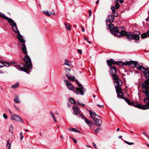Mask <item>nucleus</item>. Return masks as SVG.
<instances>
[{
  "mask_svg": "<svg viewBox=\"0 0 149 149\" xmlns=\"http://www.w3.org/2000/svg\"><path fill=\"white\" fill-rule=\"evenodd\" d=\"M8 22L10 25L12 26V29L14 32L17 34V38L20 43H22L21 48L23 53L24 54H27V52L25 44V41L24 40L23 37L20 34L19 31L18 29L16 23L11 18L8 21Z\"/></svg>",
  "mask_w": 149,
  "mask_h": 149,
  "instance_id": "obj_1",
  "label": "nucleus"
},
{
  "mask_svg": "<svg viewBox=\"0 0 149 149\" xmlns=\"http://www.w3.org/2000/svg\"><path fill=\"white\" fill-rule=\"evenodd\" d=\"M24 60L25 65L22 63H20L18 65L19 67L21 70L23 71L27 74H29L30 72V70L33 67L31 59L29 55L26 54L24 58Z\"/></svg>",
  "mask_w": 149,
  "mask_h": 149,
  "instance_id": "obj_2",
  "label": "nucleus"
},
{
  "mask_svg": "<svg viewBox=\"0 0 149 149\" xmlns=\"http://www.w3.org/2000/svg\"><path fill=\"white\" fill-rule=\"evenodd\" d=\"M146 80L142 85L143 91L145 94L146 98L143 99L144 102H147L149 100V70L144 74Z\"/></svg>",
  "mask_w": 149,
  "mask_h": 149,
  "instance_id": "obj_3",
  "label": "nucleus"
},
{
  "mask_svg": "<svg viewBox=\"0 0 149 149\" xmlns=\"http://www.w3.org/2000/svg\"><path fill=\"white\" fill-rule=\"evenodd\" d=\"M125 101L128 104L130 105H133L135 107L142 110H145L149 109V100L147 102H144L146 104L144 105L137 104H134L133 102H131L127 98Z\"/></svg>",
  "mask_w": 149,
  "mask_h": 149,
  "instance_id": "obj_4",
  "label": "nucleus"
},
{
  "mask_svg": "<svg viewBox=\"0 0 149 149\" xmlns=\"http://www.w3.org/2000/svg\"><path fill=\"white\" fill-rule=\"evenodd\" d=\"M76 82L79 87H76V90L74 91V92L77 94H80L81 95H84V93L86 91L85 89L82 86L81 84L78 81H77Z\"/></svg>",
  "mask_w": 149,
  "mask_h": 149,
  "instance_id": "obj_5",
  "label": "nucleus"
},
{
  "mask_svg": "<svg viewBox=\"0 0 149 149\" xmlns=\"http://www.w3.org/2000/svg\"><path fill=\"white\" fill-rule=\"evenodd\" d=\"M117 34V36L118 37H121L123 36V35H126L127 38L129 39L132 40L134 39L133 34L131 32H127L122 30L120 32V33H118Z\"/></svg>",
  "mask_w": 149,
  "mask_h": 149,
  "instance_id": "obj_6",
  "label": "nucleus"
},
{
  "mask_svg": "<svg viewBox=\"0 0 149 149\" xmlns=\"http://www.w3.org/2000/svg\"><path fill=\"white\" fill-rule=\"evenodd\" d=\"M109 27L110 28V33L113 35H115V33H116V35L117 36V34L118 33L119 30V28L117 26H115L114 25L112 24H110L108 25Z\"/></svg>",
  "mask_w": 149,
  "mask_h": 149,
  "instance_id": "obj_7",
  "label": "nucleus"
},
{
  "mask_svg": "<svg viewBox=\"0 0 149 149\" xmlns=\"http://www.w3.org/2000/svg\"><path fill=\"white\" fill-rule=\"evenodd\" d=\"M116 81H115L114 82L115 84V86L116 89H118V90H122V88L120 87L123 84L122 81L120 79H118L116 80Z\"/></svg>",
  "mask_w": 149,
  "mask_h": 149,
  "instance_id": "obj_8",
  "label": "nucleus"
},
{
  "mask_svg": "<svg viewBox=\"0 0 149 149\" xmlns=\"http://www.w3.org/2000/svg\"><path fill=\"white\" fill-rule=\"evenodd\" d=\"M11 118L12 120L17 121L23 122V120L19 116L16 114H13L11 116Z\"/></svg>",
  "mask_w": 149,
  "mask_h": 149,
  "instance_id": "obj_9",
  "label": "nucleus"
},
{
  "mask_svg": "<svg viewBox=\"0 0 149 149\" xmlns=\"http://www.w3.org/2000/svg\"><path fill=\"white\" fill-rule=\"evenodd\" d=\"M74 111L73 114L77 116H78L80 114L81 111L79 108L76 106H74L73 107Z\"/></svg>",
  "mask_w": 149,
  "mask_h": 149,
  "instance_id": "obj_10",
  "label": "nucleus"
},
{
  "mask_svg": "<svg viewBox=\"0 0 149 149\" xmlns=\"http://www.w3.org/2000/svg\"><path fill=\"white\" fill-rule=\"evenodd\" d=\"M81 117L83 119H84L85 120V122L86 123V124H87L90 127H91L93 126V122L90 121L89 120L87 119L86 117H84L83 114H81Z\"/></svg>",
  "mask_w": 149,
  "mask_h": 149,
  "instance_id": "obj_11",
  "label": "nucleus"
},
{
  "mask_svg": "<svg viewBox=\"0 0 149 149\" xmlns=\"http://www.w3.org/2000/svg\"><path fill=\"white\" fill-rule=\"evenodd\" d=\"M81 117L83 119H84L85 120V122L86 123V124H87L90 127H91L93 126V122L90 121L89 120L87 119L86 117H84L83 114H81Z\"/></svg>",
  "mask_w": 149,
  "mask_h": 149,
  "instance_id": "obj_12",
  "label": "nucleus"
},
{
  "mask_svg": "<svg viewBox=\"0 0 149 149\" xmlns=\"http://www.w3.org/2000/svg\"><path fill=\"white\" fill-rule=\"evenodd\" d=\"M65 82L67 85L68 88L71 90L73 91L74 89V87L71 83L69 82L68 81L65 80Z\"/></svg>",
  "mask_w": 149,
  "mask_h": 149,
  "instance_id": "obj_13",
  "label": "nucleus"
},
{
  "mask_svg": "<svg viewBox=\"0 0 149 149\" xmlns=\"http://www.w3.org/2000/svg\"><path fill=\"white\" fill-rule=\"evenodd\" d=\"M133 34L134 36V39L136 40H138L140 38L139 35L140 34V33L138 31H135L133 32Z\"/></svg>",
  "mask_w": 149,
  "mask_h": 149,
  "instance_id": "obj_14",
  "label": "nucleus"
},
{
  "mask_svg": "<svg viewBox=\"0 0 149 149\" xmlns=\"http://www.w3.org/2000/svg\"><path fill=\"white\" fill-rule=\"evenodd\" d=\"M126 62H127V63H128L127 65H128L129 67L132 68H135L136 61H126Z\"/></svg>",
  "mask_w": 149,
  "mask_h": 149,
  "instance_id": "obj_15",
  "label": "nucleus"
},
{
  "mask_svg": "<svg viewBox=\"0 0 149 149\" xmlns=\"http://www.w3.org/2000/svg\"><path fill=\"white\" fill-rule=\"evenodd\" d=\"M107 62L108 65L109 67H111L113 64H116L117 63L112 58H111L110 60H107Z\"/></svg>",
  "mask_w": 149,
  "mask_h": 149,
  "instance_id": "obj_16",
  "label": "nucleus"
},
{
  "mask_svg": "<svg viewBox=\"0 0 149 149\" xmlns=\"http://www.w3.org/2000/svg\"><path fill=\"white\" fill-rule=\"evenodd\" d=\"M110 73L111 75L114 74H116V68L115 66L113 67H110Z\"/></svg>",
  "mask_w": 149,
  "mask_h": 149,
  "instance_id": "obj_17",
  "label": "nucleus"
},
{
  "mask_svg": "<svg viewBox=\"0 0 149 149\" xmlns=\"http://www.w3.org/2000/svg\"><path fill=\"white\" fill-rule=\"evenodd\" d=\"M95 124L98 127H100L102 123V120L101 119H95Z\"/></svg>",
  "mask_w": 149,
  "mask_h": 149,
  "instance_id": "obj_18",
  "label": "nucleus"
},
{
  "mask_svg": "<svg viewBox=\"0 0 149 149\" xmlns=\"http://www.w3.org/2000/svg\"><path fill=\"white\" fill-rule=\"evenodd\" d=\"M0 17L3 19L6 20L8 22L11 18L6 16L3 13L0 12Z\"/></svg>",
  "mask_w": 149,
  "mask_h": 149,
  "instance_id": "obj_19",
  "label": "nucleus"
},
{
  "mask_svg": "<svg viewBox=\"0 0 149 149\" xmlns=\"http://www.w3.org/2000/svg\"><path fill=\"white\" fill-rule=\"evenodd\" d=\"M127 62H126V61L123 62L122 61H119L117 62L116 63V64L118 66H123L124 65H127L128 63H127Z\"/></svg>",
  "mask_w": 149,
  "mask_h": 149,
  "instance_id": "obj_20",
  "label": "nucleus"
},
{
  "mask_svg": "<svg viewBox=\"0 0 149 149\" xmlns=\"http://www.w3.org/2000/svg\"><path fill=\"white\" fill-rule=\"evenodd\" d=\"M121 90H118V89H116V92L118 94V97H121L123 95V93L121 91Z\"/></svg>",
  "mask_w": 149,
  "mask_h": 149,
  "instance_id": "obj_21",
  "label": "nucleus"
},
{
  "mask_svg": "<svg viewBox=\"0 0 149 149\" xmlns=\"http://www.w3.org/2000/svg\"><path fill=\"white\" fill-rule=\"evenodd\" d=\"M89 113L91 117L93 119H95L96 115L95 112H93L91 110H90Z\"/></svg>",
  "mask_w": 149,
  "mask_h": 149,
  "instance_id": "obj_22",
  "label": "nucleus"
},
{
  "mask_svg": "<svg viewBox=\"0 0 149 149\" xmlns=\"http://www.w3.org/2000/svg\"><path fill=\"white\" fill-rule=\"evenodd\" d=\"M114 17L113 15H109V22L111 24L114 21Z\"/></svg>",
  "mask_w": 149,
  "mask_h": 149,
  "instance_id": "obj_23",
  "label": "nucleus"
},
{
  "mask_svg": "<svg viewBox=\"0 0 149 149\" xmlns=\"http://www.w3.org/2000/svg\"><path fill=\"white\" fill-rule=\"evenodd\" d=\"M64 65H68L69 67H72V65L71 63L69 61H68L66 59L65 60V62L64 63Z\"/></svg>",
  "mask_w": 149,
  "mask_h": 149,
  "instance_id": "obj_24",
  "label": "nucleus"
},
{
  "mask_svg": "<svg viewBox=\"0 0 149 149\" xmlns=\"http://www.w3.org/2000/svg\"><path fill=\"white\" fill-rule=\"evenodd\" d=\"M111 75L112 79L114 81H116L119 79L118 76L116 74Z\"/></svg>",
  "mask_w": 149,
  "mask_h": 149,
  "instance_id": "obj_25",
  "label": "nucleus"
},
{
  "mask_svg": "<svg viewBox=\"0 0 149 149\" xmlns=\"http://www.w3.org/2000/svg\"><path fill=\"white\" fill-rule=\"evenodd\" d=\"M66 76L68 77V79L71 81H74V80L76 81V80L75 79V77L74 76H68L67 74H66Z\"/></svg>",
  "mask_w": 149,
  "mask_h": 149,
  "instance_id": "obj_26",
  "label": "nucleus"
},
{
  "mask_svg": "<svg viewBox=\"0 0 149 149\" xmlns=\"http://www.w3.org/2000/svg\"><path fill=\"white\" fill-rule=\"evenodd\" d=\"M64 24L66 30L68 31H70L71 30V26L69 24L65 23Z\"/></svg>",
  "mask_w": 149,
  "mask_h": 149,
  "instance_id": "obj_27",
  "label": "nucleus"
},
{
  "mask_svg": "<svg viewBox=\"0 0 149 149\" xmlns=\"http://www.w3.org/2000/svg\"><path fill=\"white\" fill-rule=\"evenodd\" d=\"M141 69H139V70H141L143 74H145V73L148 72V70H147L146 68H145L143 66H142L141 68H140Z\"/></svg>",
  "mask_w": 149,
  "mask_h": 149,
  "instance_id": "obj_28",
  "label": "nucleus"
},
{
  "mask_svg": "<svg viewBox=\"0 0 149 149\" xmlns=\"http://www.w3.org/2000/svg\"><path fill=\"white\" fill-rule=\"evenodd\" d=\"M14 102L17 103H19L20 102L19 99V97L16 95L15 96V98H14Z\"/></svg>",
  "mask_w": 149,
  "mask_h": 149,
  "instance_id": "obj_29",
  "label": "nucleus"
},
{
  "mask_svg": "<svg viewBox=\"0 0 149 149\" xmlns=\"http://www.w3.org/2000/svg\"><path fill=\"white\" fill-rule=\"evenodd\" d=\"M69 131L74 132H80L79 131L77 130V129H76L75 128H73L72 127H70L69 129Z\"/></svg>",
  "mask_w": 149,
  "mask_h": 149,
  "instance_id": "obj_30",
  "label": "nucleus"
},
{
  "mask_svg": "<svg viewBox=\"0 0 149 149\" xmlns=\"http://www.w3.org/2000/svg\"><path fill=\"white\" fill-rule=\"evenodd\" d=\"M19 86V84L18 82L16 83L14 85L11 86V88L13 89H15L18 88Z\"/></svg>",
  "mask_w": 149,
  "mask_h": 149,
  "instance_id": "obj_31",
  "label": "nucleus"
},
{
  "mask_svg": "<svg viewBox=\"0 0 149 149\" xmlns=\"http://www.w3.org/2000/svg\"><path fill=\"white\" fill-rule=\"evenodd\" d=\"M50 113L51 115V116L53 118L54 122L57 123V121L56 120V118H55V116H54L53 113H52V111H51L50 112Z\"/></svg>",
  "mask_w": 149,
  "mask_h": 149,
  "instance_id": "obj_32",
  "label": "nucleus"
},
{
  "mask_svg": "<svg viewBox=\"0 0 149 149\" xmlns=\"http://www.w3.org/2000/svg\"><path fill=\"white\" fill-rule=\"evenodd\" d=\"M135 64V68L139 70L141 69L140 68H141L142 66H141L136 61Z\"/></svg>",
  "mask_w": 149,
  "mask_h": 149,
  "instance_id": "obj_33",
  "label": "nucleus"
},
{
  "mask_svg": "<svg viewBox=\"0 0 149 149\" xmlns=\"http://www.w3.org/2000/svg\"><path fill=\"white\" fill-rule=\"evenodd\" d=\"M2 64L3 65V66L9 67L10 65V63L5 61L2 62Z\"/></svg>",
  "mask_w": 149,
  "mask_h": 149,
  "instance_id": "obj_34",
  "label": "nucleus"
},
{
  "mask_svg": "<svg viewBox=\"0 0 149 149\" xmlns=\"http://www.w3.org/2000/svg\"><path fill=\"white\" fill-rule=\"evenodd\" d=\"M10 141L9 139H8L7 141V143L6 144V147H7L8 146V149H10V148H11V143H10V144H9Z\"/></svg>",
  "mask_w": 149,
  "mask_h": 149,
  "instance_id": "obj_35",
  "label": "nucleus"
},
{
  "mask_svg": "<svg viewBox=\"0 0 149 149\" xmlns=\"http://www.w3.org/2000/svg\"><path fill=\"white\" fill-rule=\"evenodd\" d=\"M69 101L71 103L74 104H76V102L74 99L70 97L69 99Z\"/></svg>",
  "mask_w": 149,
  "mask_h": 149,
  "instance_id": "obj_36",
  "label": "nucleus"
},
{
  "mask_svg": "<svg viewBox=\"0 0 149 149\" xmlns=\"http://www.w3.org/2000/svg\"><path fill=\"white\" fill-rule=\"evenodd\" d=\"M111 9L112 10V12H113V14H114V13H115L117 12V11H116L115 10V7L114 6H112L111 7Z\"/></svg>",
  "mask_w": 149,
  "mask_h": 149,
  "instance_id": "obj_37",
  "label": "nucleus"
},
{
  "mask_svg": "<svg viewBox=\"0 0 149 149\" xmlns=\"http://www.w3.org/2000/svg\"><path fill=\"white\" fill-rule=\"evenodd\" d=\"M14 129L12 125H10L9 127V131L11 133H12Z\"/></svg>",
  "mask_w": 149,
  "mask_h": 149,
  "instance_id": "obj_38",
  "label": "nucleus"
},
{
  "mask_svg": "<svg viewBox=\"0 0 149 149\" xmlns=\"http://www.w3.org/2000/svg\"><path fill=\"white\" fill-rule=\"evenodd\" d=\"M43 13L47 16H50V14L49 13L48 11L47 10L44 11L43 12Z\"/></svg>",
  "mask_w": 149,
  "mask_h": 149,
  "instance_id": "obj_39",
  "label": "nucleus"
},
{
  "mask_svg": "<svg viewBox=\"0 0 149 149\" xmlns=\"http://www.w3.org/2000/svg\"><path fill=\"white\" fill-rule=\"evenodd\" d=\"M148 37L147 34L145 33H143L141 35V38H146Z\"/></svg>",
  "mask_w": 149,
  "mask_h": 149,
  "instance_id": "obj_40",
  "label": "nucleus"
},
{
  "mask_svg": "<svg viewBox=\"0 0 149 149\" xmlns=\"http://www.w3.org/2000/svg\"><path fill=\"white\" fill-rule=\"evenodd\" d=\"M124 141L125 142V143H126L127 144H128L129 145H132L134 143H133L129 142H127V141H125V140Z\"/></svg>",
  "mask_w": 149,
  "mask_h": 149,
  "instance_id": "obj_41",
  "label": "nucleus"
},
{
  "mask_svg": "<svg viewBox=\"0 0 149 149\" xmlns=\"http://www.w3.org/2000/svg\"><path fill=\"white\" fill-rule=\"evenodd\" d=\"M115 6L116 7V8L117 9H118L119 8L120 6L118 3H116Z\"/></svg>",
  "mask_w": 149,
  "mask_h": 149,
  "instance_id": "obj_42",
  "label": "nucleus"
},
{
  "mask_svg": "<svg viewBox=\"0 0 149 149\" xmlns=\"http://www.w3.org/2000/svg\"><path fill=\"white\" fill-rule=\"evenodd\" d=\"M100 130V128H97L95 130V132L96 133H97Z\"/></svg>",
  "mask_w": 149,
  "mask_h": 149,
  "instance_id": "obj_43",
  "label": "nucleus"
},
{
  "mask_svg": "<svg viewBox=\"0 0 149 149\" xmlns=\"http://www.w3.org/2000/svg\"><path fill=\"white\" fill-rule=\"evenodd\" d=\"M3 116L5 119H7L8 118V116L5 113L3 114Z\"/></svg>",
  "mask_w": 149,
  "mask_h": 149,
  "instance_id": "obj_44",
  "label": "nucleus"
},
{
  "mask_svg": "<svg viewBox=\"0 0 149 149\" xmlns=\"http://www.w3.org/2000/svg\"><path fill=\"white\" fill-rule=\"evenodd\" d=\"M113 0L115 1V2H116L118 1V0ZM119 2L120 3H123V0H119Z\"/></svg>",
  "mask_w": 149,
  "mask_h": 149,
  "instance_id": "obj_45",
  "label": "nucleus"
},
{
  "mask_svg": "<svg viewBox=\"0 0 149 149\" xmlns=\"http://www.w3.org/2000/svg\"><path fill=\"white\" fill-rule=\"evenodd\" d=\"M143 134L146 136L148 138V137H149V136L148 135L147 133L145 131L143 132Z\"/></svg>",
  "mask_w": 149,
  "mask_h": 149,
  "instance_id": "obj_46",
  "label": "nucleus"
},
{
  "mask_svg": "<svg viewBox=\"0 0 149 149\" xmlns=\"http://www.w3.org/2000/svg\"><path fill=\"white\" fill-rule=\"evenodd\" d=\"M97 105L99 107H102L103 108H104V104L100 105L99 104H97Z\"/></svg>",
  "mask_w": 149,
  "mask_h": 149,
  "instance_id": "obj_47",
  "label": "nucleus"
},
{
  "mask_svg": "<svg viewBox=\"0 0 149 149\" xmlns=\"http://www.w3.org/2000/svg\"><path fill=\"white\" fill-rule=\"evenodd\" d=\"M93 146L96 149H97V147L96 145L95 144V143H92Z\"/></svg>",
  "mask_w": 149,
  "mask_h": 149,
  "instance_id": "obj_48",
  "label": "nucleus"
},
{
  "mask_svg": "<svg viewBox=\"0 0 149 149\" xmlns=\"http://www.w3.org/2000/svg\"><path fill=\"white\" fill-rule=\"evenodd\" d=\"M77 52L79 54H82V52L81 49H78Z\"/></svg>",
  "mask_w": 149,
  "mask_h": 149,
  "instance_id": "obj_49",
  "label": "nucleus"
},
{
  "mask_svg": "<svg viewBox=\"0 0 149 149\" xmlns=\"http://www.w3.org/2000/svg\"><path fill=\"white\" fill-rule=\"evenodd\" d=\"M114 15H113V17H117L118 16V15L117 14V12L115 13H114V14H113Z\"/></svg>",
  "mask_w": 149,
  "mask_h": 149,
  "instance_id": "obj_50",
  "label": "nucleus"
},
{
  "mask_svg": "<svg viewBox=\"0 0 149 149\" xmlns=\"http://www.w3.org/2000/svg\"><path fill=\"white\" fill-rule=\"evenodd\" d=\"M72 139L73 140L74 142L75 143H76L77 142V140L74 138H72Z\"/></svg>",
  "mask_w": 149,
  "mask_h": 149,
  "instance_id": "obj_51",
  "label": "nucleus"
},
{
  "mask_svg": "<svg viewBox=\"0 0 149 149\" xmlns=\"http://www.w3.org/2000/svg\"><path fill=\"white\" fill-rule=\"evenodd\" d=\"M77 103L79 104H80L81 105L83 106H84V107L85 106V105L82 103H80L79 102V101H78L77 102Z\"/></svg>",
  "mask_w": 149,
  "mask_h": 149,
  "instance_id": "obj_52",
  "label": "nucleus"
},
{
  "mask_svg": "<svg viewBox=\"0 0 149 149\" xmlns=\"http://www.w3.org/2000/svg\"><path fill=\"white\" fill-rule=\"evenodd\" d=\"M71 69L70 68H65V70L66 71H70Z\"/></svg>",
  "mask_w": 149,
  "mask_h": 149,
  "instance_id": "obj_53",
  "label": "nucleus"
},
{
  "mask_svg": "<svg viewBox=\"0 0 149 149\" xmlns=\"http://www.w3.org/2000/svg\"><path fill=\"white\" fill-rule=\"evenodd\" d=\"M121 98L125 100L127 98L125 97H124L122 96L120 97Z\"/></svg>",
  "mask_w": 149,
  "mask_h": 149,
  "instance_id": "obj_54",
  "label": "nucleus"
},
{
  "mask_svg": "<svg viewBox=\"0 0 149 149\" xmlns=\"http://www.w3.org/2000/svg\"><path fill=\"white\" fill-rule=\"evenodd\" d=\"M14 107H15V108H16V109L18 111H19V109L17 108V107L15 105H14Z\"/></svg>",
  "mask_w": 149,
  "mask_h": 149,
  "instance_id": "obj_55",
  "label": "nucleus"
},
{
  "mask_svg": "<svg viewBox=\"0 0 149 149\" xmlns=\"http://www.w3.org/2000/svg\"><path fill=\"white\" fill-rule=\"evenodd\" d=\"M81 30H82V31H83V32H84L85 31V30L84 29V28L82 26V29H81Z\"/></svg>",
  "mask_w": 149,
  "mask_h": 149,
  "instance_id": "obj_56",
  "label": "nucleus"
},
{
  "mask_svg": "<svg viewBox=\"0 0 149 149\" xmlns=\"http://www.w3.org/2000/svg\"><path fill=\"white\" fill-rule=\"evenodd\" d=\"M146 34H147V36H149V30L147 31L146 33Z\"/></svg>",
  "mask_w": 149,
  "mask_h": 149,
  "instance_id": "obj_57",
  "label": "nucleus"
},
{
  "mask_svg": "<svg viewBox=\"0 0 149 149\" xmlns=\"http://www.w3.org/2000/svg\"><path fill=\"white\" fill-rule=\"evenodd\" d=\"M20 139L21 140H22L23 138V135L20 136Z\"/></svg>",
  "mask_w": 149,
  "mask_h": 149,
  "instance_id": "obj_58",
  "label": "nucleus"
},
{
  "mask_svg": "<svg viewBox=\"0 0 149 149\" xmlns=\"http://www.w3.org/2000/svg\"><path fill=\"white\" fill-rule=\"evenodd\" d=\"M9 113H10V114H12V111L11 110H9Z\"/></svg>",
  "mask_w": 149,
  "mask_h": 149,
  "instance_id": "obj_59",
  "label": "nucleus"
},
{
  "mask_svg": "<svg viewBox=\"0 0 149 149\" xmlns=\"http://www.w3.org/2000/svg\"><path fill=\"white\" fill-rule=\"evenodd\" d=\"M86 146L88 148H92L91 146L89 145H86Z\"/></svg>",
  "mask_w": 149,
  "mask_h": 149,
  "instance_id": "obj_60",
  "label": "nucleus"
},
{
  "mask_svg": "<svg viewBox=\"0 0 149 149\" xmlns=\"http://www.w3.org/2000/svg\"><path fill=\"white\" fill-rule=\"evenodd\" d=\"M89 13L90 14H91V10H89L88 11Z\"/></svg>",
  "mask_w": 149,
  "mask_h": 149,
  "instance_id": "obj_61",
  "label": "nucleus"
},
{
  "mask_svg": "<svg viewBox=\"0 0 149 149\" xmlns=\"http://www.w3.org/2000/svg\"><path fill=\"white\" fill-rule=\"evenodd\" d=\"M91 14H90L89 13V15H88V18H90V17H91Z\"/></svg>",
  "mask_w": 149,
  "mask_h": 149,
  "instance_id": "obj_62",
  "label": "nucleus"
},
{
  "mask_svg": "<svg viewBox=\"0 0 149 149\" xmlns=\"http://www.w3.org/2000/svg\"><path fill=\"white\" fill-rule=\"evenodd\" d=\"M122 136H118V138L119 139H121L122 138Z\"/></svg>",
  "mask_w": 149,
  "mask_h": 149,
  "instance_id": "obj_63",
  "label": "nucleus"
},
{
  "mask_svg": "<svg viewBox=\"0 0 149 149\" xmlns=\"http://www.w3.org/2000/svg\"><path fill=\"white\" fill-rule=\"evenodd\" d=\"M84 39L85 40H87V39L85 37H84Z\"/></svg>",
  "mask_w": 149,
  "mask_h": 149,
  "instance_id": "obj_64",
  "label": "nucleus"
}]
</instances>
